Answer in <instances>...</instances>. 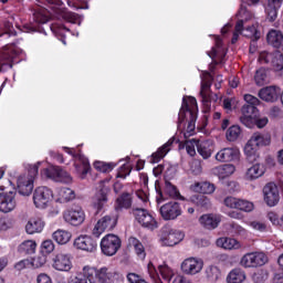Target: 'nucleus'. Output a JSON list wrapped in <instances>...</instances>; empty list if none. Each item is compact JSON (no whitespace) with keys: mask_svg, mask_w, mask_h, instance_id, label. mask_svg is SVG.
I'll return each mask as SVG.
<instances>
[{"mask_svg":"<svg viewBox=\"0 0 283 283\" xmlns=\"http://www.w3.org/2000/svg\"><path fill=\"white\" fill-rule=\"evenodd\" d=\"M263 200L268 207H276L280 202V188L274 182H269L263 187Z\"/></svg>","mask_w":283,"mask_h":283,"instance_id":"2eb2a0df","label":"nucleus"},{"mask_svg":"<svg viewBox=\"0 0 283 283\" xmlns=\"http://www.w3.org/2000/svg\"><path fill=\"white\" fill-rule=\"evenodd\" d=\"M48 262V259L45 258V254H39L32 259V266L34 269H41Z\"/></svg>","mask_w":283,"mask_h":283,"instance_id":"4d7b16f0","label":"nucleus"},{"mask_svg":"<svg viewBox=\"0 0 283 283\" xmlns=\"http://www.w3.org/2000/svg\"><path fill=\"white\" fill-rule=\"evenodd\" d=\"M244 101H245V105H250L252 107H258V105H260V98L251 95V94H245L243 96Z\"/></svg>","mask_w":283,"mask_h":283,"instance_id":"052dcab7","label":"nucleus"},{"mask_svg":"<svg viewBox=\"0 0 283 283\" xmlns=\"http://www.w3.org/2000/svg\"><path fill=\"white\" fill-rule=\"evenodd\" d=\"M174 145V138L169 139L166 144H164L156 153L151 156V163H160L167 154H169L170 146Z\"/></svg>","mask_w":283,"mask_h":283,"instance_id":"473e14b6","label":"nucleus"},{"mask_svg":"<svg viewBox=\"0 0 283 283\" xmlns=\"http://www.w3.org/2000/svg\"><path fill=\"white\" fill-rule=\"evenodd\" d=\"M206 275L209 282H218V280L222 277V273L220 272V269L216 265H209L206 269Z\"/></svg>","mask_w":283,"mask_h":283,"instance_id":"ea45409f","label":"nucleus"},{"mask_svg":"<svg viewBox=\"0 0 283 283\" xmlns=\"http://www.w3.org/2000/svg\"><path fill=\"white\" fill-rule=\"evenodd\" d=\"M241 34L251 41H258L260 39V31L255 29V25L242 27Z\"/></svg>","mask_w":283,"mask_h":283,"instance_id":"a19ab883","label":"nucleus"},{"mask_svg":"<svg viewBox=\"0 0 283 283\" xmlns=\"http://www.w3.org/2000/svg\"><path fill=\"white\" fill-rule=\"evenodd\" d=\"M202 98V103L209 107L210 103H218V94L209 92L206 94V96L201 97Z\"/></svg>","mask_w":283,"mask_h":283,"instance_id":"bf43d9fd","label":"nucleus"},{"mask_svg":"<svg viewBox=\"0 0 283 283\" xmlns=\"http://www.w3.org/2000/svg\"><path fill=\"white\" fill-rule=\"evenodd\" d=\"M259 61L261 63H265L266 65H272L276 72H282L283 70V54L279 51H263L259 55Z\"/></svg>","mask_w":283,"mask_h":283,"instance_id":"6e6552de","label":"nucleus"},{"mask_svg":"<svg viewBox=\"0 0 283 283\" xmlns=\"http://www.w3.org/2000/svg\"><path fill=\"white\" fill-rule=\"evenodd\" d=\"M242 134V129L240 128V126L238 125H233L231 126L228 130H227V139L230 143H233L235 140H238V138H240V135Z\"/></svg>","mask_w":283,"mask_h":283,"instance_id":"37998d69","label":"nucleus"},{"mask_svg":"<svg viewBox=\"0 0 283 283\" xmlns=\"http://www.w3.org/2000/svg\"><path fill=\"white\" fill-rule=\"evenodd\" d=\"M42 253L50 254L52 251H54V242L52 240H45L41 244Z\"/></svg>","mask_w":283,"mask_h":283,"instance_id":"680f3d73","label":"nucleus"},{"mask_svg":"<svg viewBox=\"0 0 283 283\" xmlns=\"http://www.w3.org/2000/svg\"><path fill=\"white\" fill-rule=\"evenodd\" d=\"M52 238L57 242V244H67L72 238V233L65 230H56L53 232Z\"/></svg>","mask_w":283,"mask_h":283,"instance_id":"4c0bfd02","label":"nucleus"},{"mask_svg":"<svg viewBox=\"0 0 283 283\" xmlns=\"http://www.w3.org/2000/svg\"><path fill=\"white\" fill-rule=\"evenodd\" d=\"M269 262V256L263 252H252L242 256L241 266L245 269L264 266Z\"/></svg>","mask_w":283,"mask_h":283,"instance_id":"9d476101","label":"nucleus"},{"mask_svg":"<svg viewBox=\"0 0 283 283\" xmlns=\"http://www.w3.org/2000/svg\"><path fill=\"white\" fill-rule=\"evenodd\" d=\"M249 226L254 229V231H260L263 233V231H266V223L262 221H250Z\"/></svg>","mask_w":283,"mask_h":283,"instance_id":"e2e57ef3","label":"nucleus"},{"mask_svg":"<svg viewBox=\"0 0 283 283\" xmlns=\"http://www.w3.org/2000/svg\"><path fill=\"white\" fill-rule=\"evenodd\" d=\"M197 151L203 160H207L211 158V154H213V146L209 142H203L197 145Z\"/></svg>","mask_w":283,"mask_h":283,"instance_id":"c9c22d12","label":"nucleus"},{"mask_svg":"<svg viewBox=\"0 0 283 283\" xmlns=\"http://www.w3.org/2000/svg\"><path fill=\"white\" fill-rule=\"evenodd\" d=\"M94 167H95V169H97V171H102V174H107V172L112 171V169H114V167H116V165L97 161L94 164Z\"/></svg>","mask_w":283,"mask_h":283,"instance_id":"09e8293b","label":"nucleus"},{"mask_svg":"<svg viewBox=\"0 0 283 283\" xmlns=\"http://www.w3.org/2000/svg\"><path fill=\"white\" fill-rule=\"evenodd\" d=\"M240 158V150L233 147H227L216 154V160L219 163H233Z\"/></svg>","mask_w":283,"mask_h":283,"instance_id":"5701e85b","label":"nucleus"},{"mask_svg":"<svg viewBox=\"0 0 283 283\" xmlns=\"http://www.w3.org/2000/svg\"><path fill=\"white\" fill-rule=\"evenodd\" d=\"M17 209V190L0 192V211L10 213Z\"/></svg>","mask_w":283,"mask_h":283,"instance_id":"ddd939ff","label":"nucleus"},{"mask_svg":"<svg viewBox=\"0 0 283 283\" xmlns=\"http://www.w3.org/2000/svg\"><path fill=\"white\" fill-rule=\"evenodd\" d=\"M242 28H244V20H239L235 24L234 32L232 35L231 43H238V39H240V34H242Z\"/></svg>","mask_w":283,"mask_h":283,"instance_id":"8fccbe9b","label":"nucleus"},{"mask_svg":"<svg viewBox=\"0 0 283 283\" xmlns=\"http://www.w3.org/2000/svg\"><path fill=\"white\" fill-rule=\"evenodd\" d=\"M53 269L55 271H71L72 269V260L70 259V254L60 253L53 258Z\"/></svg>","mask_w":283,"mask_h":283,"instance_id":"b1692460","label":"nucleus"},{"mask_svg":"<svg viewBox=\"0 0 283 283\" xmlns=\"http://www.w3.org/2000/svg\"><path fill=\"white\" fill-rule=\"evenodd\" d=\"M258 107L255 106H251L249 104H244L242 107H241V115L243 116H258Z\"/></svg>","mask_w":283,"mask_h":283,"instance_id":"603ef678","label":"nucleus"},{"mask_svg":"<svg viewBox=\"0 0 283 283\" xmlns=\"http://www.w3.org/2000/svg\"><path fill=\"white\" fill-rule=\"evenodd\" d=\"M217 247L231 251L233 249H240V242L235 239L223 237L217 240Z\"/></svg>","mask_w":283,"mask_h":283,"instance_id":"72a5a7b5","label":"nucleus"},{"mask_svg":"<svg viewBox=\"0 0 283 283\" xmlns=\"http://www.w3.org/2000/svg\"><path fill=\"white\" fill-rule=\"evenodd\" d=\"M205 266V262L201 259L197 258H188L181 263V271L186 275H198L202 268Z\"/></svg>","mask_w":283,"mask_h":283,"instance_id":"aec40b11","label":"nucleus"},{"mask_svg":"<svg viewBox=\"0 0 283 283\" xmlns=\"http://www.w3.org/2000/svg\"><path fill=\"white\" fill-rule=\"evenodd\" d=\"M116 217L114 216H105L97 221L93 229V235L95 238H101L105 231H112L116 227Z\"/></svg>","mask_w":283,"mask_h":283,"instance_id":"f3484780","label":"nucleus"},{"mask_svg":"<svg viewBox=\"0 0 283 283\" xmlns=\"http://www.w3.org/2000/svg\"><path fill=\"white\" fill-rule=\"evenodd\" d=\"M234 172H235V166H233L232 164L217 166L211 170V174L213 176H218L220 180H224V178H229V176H233Z\"/></svg>","mask_w":283,"mask_h":283,"instance_id":"393cba45","label":"nucleus"},{"mask_svg":"<svg viewBox=\"0 0 283 283\" xmlns=\"http://www.w3.org/2000/svg\"><path fill=\"white\" fill-rule=\"evenodd\" d=\"M116 211H123V209H132V193L124 192L115 201Z\"/></svg>","mask_w":283,"mask_h":283,"instance_id":"7c9ffc66","label":"nucleus"},{"mask_svg":"<svg viewBox=\"0 0 283 283\" xmlns=\"http://www.w3.org/2000/svg\"><path fill=\"white\" fill-rule=\"evenodd\" d=\"M197 191H200L201 193H213L216 191V186L209 181H203L200 184H196Z\"/></svg>","mask_w":283,"mask_h":283,"instance_id":"a18cd8bd","label":"nucleus"},{"mask_svg":"<svg viewBox=\"0 0 283 283\" xmlns=\"http://www.w3.org/2000/svg\"><path fill=\"white\" fill-rule=\"evenodd\" d=\"M253 202L244 200V199H239L237 203V209L240 211H245L247 213H250V211L253 210Z\"/></svg>","mask_w":283,"mask_h":283,"instance_id":"de8ad7c7","label":"nucleus"},{"mask_svg":"<svg viewBox=\"0 0 283 283\" xmlns=\"http://www.w3.org/2000/svg\"><path fill=\"white\" fill-rule=\"evenodd\" d=\"M69 283H87V280L83 274H77L75 276H72Z\"/></svg>","mask_w":283,"mask_h":283,"instance_id":"774afa93","label":"nucleus"},{"mask_svg":"<svg viewBox=\"0 0 283 283\" xmlns=\"http://www.w3.org/2000/svg\"><path fill=\"white\" fill-rule=\"evenodd\" d=\"M120 249V238L116 234H107L101 241V250L104 255H116Z\"/></svg>","mask_w":283,"mask_h":283,"instance_id":"1a4fd4ad","label":"nucleus"},{"mask_svg":"<svg viewBox=\"0 0 283 283\" xmlns=\"http://www.w3.org/2000/svg\"><path fill=\"white\" fill-rule=\"evenodd\" d=\"M240 123H242V125H244L245 127H249L251 129V127H253V125H255V116L241 115Z\"/></svg>","mask_w":283,"mask_h":283,"instance_id":"13d9d810","label":"nucleus"},{"mask_svg":"<svg viewBox=\"0 0 283 283\" xmlns=\"http://www.w3.org/2000/svg\"><path fill=\"white\" fill-rule=\"evenodd\" d=\"M261 176H264V167L260 164L253 165L245 172V178L248 180H256V178H261Z\"/></svg>","mask_w":283,"mask_h":283,"instance_id":"f704fd0d","label":"nucleus"},{"mask_svg":"<svg viewBox=\"0 0 283 283\" xmlns=\"http://www.w3.org/2000/svg\"><path fill=\"white\" fill-rule=\"evenodd\" d=\"M283 0H268L265 7V13L268 14V20L273 22L277 19V10L282 8Z\"/></svg>","mask_w":283,"mask_h":283,"instance_id":"bb28decb","label":"nucleus"},{"mask_svg":"<svg viewBox=\"0 0 283 283\" xmlns=\"http://www.w3.org/2000/svg\"><path fill=\"white\" fill-rule=\"evenodd\" d=\"M64 150L67 151L70 156H73V158H75L74 167L76 169V172L80 174L81 178H85V176H87V174L90 172V169H92L87 158H85V156L81 154H75L67 147H64Z\"/></svg>","mask_w":283,"mask_h":283,"instance_id":"a211bd4d","label":"nucleus"},{"mask_svg":"<svg viewBox=\"0 0 283 283\" xmlns=\"http://www.w3.org/2000/svg\"><path fill=\"white\" fill-rule=\"evenodd\" d=\"M82 275L85 277L86 282L88 280L90 283H119L123 280L120 273L109 268H101L99 270H96L86 265L83 268Z\"/></svg>","mask_w":283,"mask_h":283,"instance_id":"f257e3e1","label":"nucleus"},{"mask_svg":"<svg viewBox=\"0 0 283 283\" xmlns=\"http://www.w3.org/2000/svg\"><path fill=\"white\" fill-rule=\"evenodd\" d=\"M18 251L24 255H30L36 251V242L27 240L19 245Z\"/></svg>","mask_w":283,"mask_h":283,"instance_id":"58836bf2","label":"nucleus"},{"mask_svg":"<svg viewBox=\"0 0 283 283\" xmlns=\"http://www.w3.org/2000/svg\"><path fill=\"white\" fill-rule=\"evenodd\" d=\"M223 202L226 207H229V209H238V202H239L238 198L227 197Z\"/></svg>","mask_w":283,"mask_h":283,"instance_id":"338daca9","label":"nucleus"},{"mask_svg":"<svg viewBox=\"0 0 283 283\" xmlns=\"http://www.w3.org/2000/svg\"><path fill=\"white\" fill-rule=\"evenodd\" d=\"M271 145V134L269 133H254L244 147V154L249 163L258 160L259 147Z\"/></svg>","mask_w":283,"mask_h":283,"instance_id":"f03ea898","label":"nucleus"},{"mask_svg":"<svg viewBox=\"0 0 283 283\" xmlns=\"http://www.w3.org/2000/svg\"><path fill=\"white\" fill-rule=\"evenodd\" d=\"M281 94L282 91L277 86H266L259 91V97L265 103H275Z\"/></svg>","mask_w":283,"mask_h":283,"instance_id":"4be33fe9","label":"nucleus"},{"mask_svg":"<svg viewBox=\"0 0 283 283\" xmlns=\"http://www.w3.org/2000/svg\"><path fill=\"white\" fill-rule=\"evenodd\" d=\"M185 240V233L180 230L168 229L164 230V233L160 238L161 247H176Z\"/></svg>","mask_w":283,"mask_h":283,"instance_id":"4468645a","label":"nucleus"},{"mask_svg":"<svg viewBox=\"0 0 283 283\" xmlns=\"http://www.w3.org/2000/svg\"><path fill=\"white\" fill-rule=\"evenodd\" d=\"M252 280L254 283H264L266 282V273H264L263 271L255 272L252 275Z\"/></svg>","mask_w":283,"mask_h":283,"instance_id":"69168bd1","label":"nucleus"},{"mask_svg":"<svg viewBox=\"0 0 283 283\" xmlns=\"http://www.w3.org/2000/svg\"><path fill=\"white\" fill-rule=\"evenodd\" d=\"M39 165H29L27 176H20L18 178V191L21 196H31L32 191H34V178L39 176Z\"/></svg>","mask_w":283,"mask_h":283,"instance_id":"7ed1b4c3","label":"nucleus"},{"mask_svg":"<svg viewBox=\"0 0 283 283\" xmlns=\"http://www.w3.org/2000/svg\"><path fill=\"white\" fill-rule=\"evenodd\" d=\"M244 280H247V274L240 269L232 270L227 276L228 283H242Z\"/></svg>","mask_w":283,"mask_h":283,"instance_id":"e433bc0d","label":"nucleus"},{"mask_svg":"<svg viewBox=\"0 0 283 283\" xmlns=\"http://www.w3.org/2000/svg\"><path fill=\"white\" fill-rule=\"evenodd\" d=\"M63 19L69 23H78V25H81V19L78 18V14L74 12H71V11L64 12Z\"/></svg>","mask_w":283,"mask_h":283,"instance_id":"6e6d98bb","label":"nucleus"},{"mask_svg":"<svg viewBox=\"0 0 283 283\" xmlns=\"http://www.w3.org/2000/svg\"><path fill=\"white\" fill-rule=\"evenodd\" d=\"M45 227V222L39 218L30 219L25 226V231L29 235H34V233H41Z\"/></svg>","mask_w":283,"mask_h":283,"instance_id":"c85d7f7f","label":"nucleus"},{"mask_svg":"<svg viewBox=\"0 0 283 283\" xmlns=\"http://www.w3.org/2000/svg\"><path fill=\"white\" fill-rule=\"evenodd\" d=\"M53 198H54V192H52V189L45 186L35 188L33 192V202L36 209H45V207L50 205Z\"/></svg>","mask_w":283,"mask_h":283,"instance_id":"39448f33","label":"nucleus"},{"mask_svg":"<svg viewBox=\"0 0 283 283\" xmlns=\"http://www.w3.org/2000/svg\"><path fill=\"white\" fill-rule=\"evenodd\" d=\"M197 118H198V115H196L193 111L189 109V104L187 103V98L184 97L182 106L179 111L178 128H180V125H182L185 120H188L187 130L186 133H184L185 138H189L190 136H193V132H196Z\"/></svg>","mask_w":283,"mask_h":283,"instance_id":"20e7f679","label":"nucleus"},{"mask_svg":"<svg viewBox=\"0 0 283 283\" xmlns=\"http://www.w3.org/2000/svg\"><path fill=\"white\" fill-rule=\"evenodd\" d=\"M266 41L272 48L283 51V33L279 30H271L266 35Z\"/></svg>","mask_w":283,"mask_h":283,"instance_id":"a878e982","label":"nucleus"},{"mask_svg":"<svg viewBox=\"0 0 283 283\" xmlns=\"http://www.w3.org/2000/svg\"><path fill=\"white\" fill-rule=\"evenodd\" d=\"M258 107L255 106H251L249 104H244L242 107H241V115L243 116H258Z\"/></svg>","mask_w":283,"mask_h":283,"instance_id":"864d4df0","label":"nucleus"},{"mask_svg":"<svg viewBox=\"0 0 283 283\" xmlns=\"http://www.w3.org/2000/svg\"><path fill=\"white\" fill-rule=\"evenodd\" d=\"M75 249L80 251H86V253H94L98 247V241L91 235L84 234L80 235L74 240Z\"/></svg>","mask_w":283,"mask_h":283,"instance_id":"6ab92c4d","label":"nucleus"},{"mask_svg":"<svg viewBox=\"0 0 283 283\" xmlns=\"http://www.w3.org/2000/svg\"><path fill=\"white\" fill-rule=\"evenodd\" d=\"M59 196L63 202H70V200H74V198H76L74 190L65 187L59 190Z\"/></svg>","mask_w":283,"mask_h":283,"instance_id":"c03bdc74","label":"nucleus"},{"mask_svg":"<svg viewBox=\"0 0 283 283\" xmlns=\"http://www.w3.org/2000/svg\"><path fill=\"white\" fill-rule=\"evenodd\" d=\"M132 211H133V216L135 217V220H137V222L142 224V227H145L146 229H150L151 231L156 229L157 227L156 220L154 219L151 213L147 211V209L133 208Z\"/></svg>","mask_w":283,"mask_h":283,"instance_id":"f8f14e48","label":"nucleus"},{"mask_svg":"<svg viewBox=\"0 0 283 283\" xmlns=\"http://www.w3.org/2000/svg\"><path fill=\"white\" fill-rule=\"evenodd\" d=\"M4 32L0 33V39H8L14 35V27H12V22L6 21L3 23Z\"/></svg>","mask_w":283,"mask_h":283,"instance_id":"3c124183","label":"nucleus"},{"mask_svg":"<svg viewBox=\"0 0 283 283\" xmlns=\"http://www.w3.org/2000/svg\"><path fill=\"white\" fill-rule=\"evenodd\" d=\"M254 81H255L256 85H264V83H266V70L259 69L255 72Z\"/></svg>","mask_w":283,"mask_h":283,"instance_id":"5fc2aeb1","label":"nucleus"},{"mask_svg":"<svg viewBox=\"0 0 283 283\" xmlns=\"http://www.w3.org/2000/svg\"><path fill=\"white\" fill-rule=\"evenodd\" d=\"M199 222L203 229L212 231V229H218V224H220V218H218L216 214H203L199 218Z\"/></svg>","mask_w":283,"mask_h":283,"instance_id":"cd10ccee","label":"nucleus"},{"mask_svg":"<svg viewBox=\"0 0 283 283\" xmlns=\"http://www.w3.org/2000/svg\"><path fill=\"white\" fill-rule=\"evenodd\" d=\"M64 220L72 227H81L85 222V211L83 208L75 206L64 212Z\"/></svg>","mask_w":283,"mask_h":283,"instance_id":"dca6fc26","label":"nucleus"},{"mask_svg":"<svg viewBox=\"0 0 283 283\" xmlns=\"http://www.w3.org/2000/svg\"><path fill=\"white\" fill-rule=\"evenodd\" d=\"M42 176H45V178H50L55 182H63L64 185H70V182H72V176L59 166L44 168L42 170Z\"/></svg>","mask_w":283,"mask_h":283,"instance_id":"0eeeda50","label":"nucleus"},{"mask_svg":"<svg viewBox=\"0 0 283 283\" xmlns=\"http://www.w3.org/2000/svg\"><path fill=\"white\" fill-rule=\"evenodd\" d=\"M189 202H192V205H196V207H199L200 209H210L211 208V200L205 196V195H192L189 198Z\"/></svg>","mask_w":283,"mask_h":283,"instance_id":"2f4dec72","label":"nucleus"},{"mask_svg":"<svg viewBox=\"0 0 283 283\" xmlns=\"http://www.w3.org/2000/svg\"><path fill=\"white\" fill-rule=\"evenodd\" d=\"M109 196V187L105 186V182L101 181L94 196L91 199V205L96 209V213L101 211L105 205H107V200Z\"/></svg>","mask_w":283,"mask_h":283,"instance_id":"423d86ee","label":"nucleus"},{"mask_svg":"<svg viewBox=\"0 0 283 283\" xmlns=\"http://www.w3.org/2000/svg\"><path fill=\"white\" fill-rule=\"evenodd\" d=\"M128 247H130V249H134L135 254L137 255V258H139V260H145V258H147L145 245L143 244V242H140V240L136 239V237H130L128 239Z\"/></svg>","mask_w":283,"mask_h":283,"instance_id":"c756f323","label":"nucleus"},{"mask_svg":"<svg viewBox=\"0 0 283 283\" xmlns=\"http://www.w3.org/2000/svg\"><path fill=\"white\" fill-rule=\"evenodd\" d=\"M17 54L19 53L17 52V49H14V45H11L10 48L7 46L3 51H0V72L11 70L12 61Z\"/></svg>","mask_w":283,"mask_h":283,"instance_id":"412c9836","label":"nucleus"},{"mask_svg":"<svg viewBox=\"0 0 283 283\" xmlns=\"http://www.w3.org/2000/svg\"><path fill=\"white\" fill-rule=\"evenodd\" d=\"M127 281L129 283H147V281H145V279H143L140 275H138L136 273H128Z\"/></svg>","mask_w":283,"mask_h":283,"instance_id":"0e129e2a","label":"nucleus"},{"mask_svg":"<svg viewBox=\"0 0 283 283\" xmlns=\"http://www.w3.org/2000/svg\"><path fill=\"white\" fill-rule=\"evenodd\" d=\"M159 273L165 282H171V279L174 277V271H171L169 266L159 265Z\"/></svg>","mask_w":283,"mask_h":283,"instance_id":"49530a36","label":"nucleus"},{"mask_svg":"<svg viewBox=\"0 0 283 283\" xmlns=\"http://www.w3.org/2000/svg\"><path fill=\"white\" fill-rule=\"evenodd\" d=\"M165 192L167 193V196L174 198L175 200H185V197L180 195L178 188L169 181H166L165 184Z\"/></svg>","mask_w":283,"mask_h":283,"instance_id":"79ce46f5","label":"nucleus"},{"mask_svg":"<svg viewBox=\"0 0 283 283\" xmlns=\"http://www.w3.org/2000/svg\"><path fill=\"white\" fill-rule=\"evenodd\" d=\"M163 220H177L182 216V208L177 201H169L159 208Z\"/></svg>","mask_w":283,"mask_h":283,"instance_id":"9b49d317","label":"nucleus"}]
</instances>
